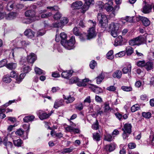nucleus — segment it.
I'll return each mask as SVG.
<instances>
[{
	"mask_svg": "<svg viewBox=\"0 0 154 154\" xmlns=\"http://www.w3.org/2000/svg\"><path fill=\"white\" fill-rule=\"evenodd\" d=\"M144 41V35H140L137 37L130 40L129 43L130 45L133 46L135 45H139L143 44Z\"/></svg>",
	"mask_w": 154,
	"mask_h": 154,
	"instance_id": "nucleus-3",
	"label": "nucleus"
},
{
	"mask_svg": "<svg viewBox=\"0 0 154 154\" xmlns=\"http://www.w3.org/2000/svg\"><path fill=\"white\" fill-rule=\"evenodd\" d=\"M63 97L65 100V102L67 104L71 103L73 102L75 100V98L74 97L72 96L71 95H69V96H66L65 95H63Z\"/></svg>",
	"mask_w": 154,
	"mask_h": 154,
	"instance_id": "nucleus-11",
	"label": "nucleus"
},
{
	"mask_svg": "<svg viewBox=\"0 0 154 154\" xmlns=\"http://www.w3.org/2000/svg\"><path fill=\"white\" fill-rule=\"evenodd\" d=\"M24 131L21 129L17 130L15 132L16 135L19 136H21L24 133Z\"/></svg>",
	"mask_w": 154,
	"mask_h": 154,
	"instance_id": "nucleus-48",
	"label": "nucleus"
},
{
	"mask_svg": "<svg viewBox=\"0 0 154 154\" xmlns=\"http://www.w3.org/2000/svg\"><path fill=\"white\" fill-rule=\"evenodd\" d=\"M95 100L96 102L101 103L103 102V100L98 95H96Z\"/></svg>",
	"mask_w": 154,
	"mask_h": 154,
	"instance_id": "nucleus-59",
	"label": "nucleus"
},
{
	"mask_svg": "<svg viewBox=\"0 0 154 154\" xmlns=\"http://www.w3.org/2000/svg\"><path fill=\"white\" fill-rule=\"evenodd\" d=\"M95 29L94 27L90 28L88 31V34L87 35L88 39H89L94 37L96 36Z\"/></svg>",
	"mask_w": 154,
	"mask_h": 154,
	"instance_id": "nucleus-8",
	"label": "nucleus"
},
{
	"mask_svg": "<svg viewBox=\"0 0 154 154\" xmlns=\"http://www.w3.org/2000/svg\"><path fill=\"white\" fill-rule=\"evenodd\" d=\"M139 107L138 105L135 104L133 105L131 108V111L132 112H134L138 110L139 109Z\"/></svg>",
	"mask_w": 154,
	"mask_h": 154,
	"instance_id": "nucleus-43",
	"label": "nucleus"
},
{
	"mask_svg": "<svg viewBox=\"0 0 154 154\" xmlns=\"http://www.w3.org/2000/svg\"><path fill=\"white\" fill-rule=\"evenodd\" d=\"M25 16L29 18L26 19L24 23H30L35 21L37 19L35 16V12L34 10H28L25 12Z\"/></svg>",
	"mask_w": 154,
	"mask_h": 154,
	"instance_id": "nucleus-1",
	"label": "nucleus"
},
{
	"mask_svg": "<svg viewBox=\"0 0 154 154\" xmlns=\"http://www.w3.org/2000/svg\"><path fill=\"white\" fill-rule=\"evenodd\" d=\"M131 125L130 124H126L123 127V128H122V130L124 132H126L127 134H130L131 132Z\"/></svg>",
	"mask_w": 154,
	"mask_h": 154,
	"instance_id": "nucleus-10",
	"label": "nucleus"
},
{
	"mask_svg": "<svg viewBox=\"0 0 154 154\" xmlns=\"http://www.w3.org/2000/svg\"><path fill=\"white\" fill-rule=\"evenodd\" d=\"M119 27L118 23H112L110 24L109 28L111 31V34L114 37L117 36V30Z\"/></svg>",
	"mask_w": 154,
	"mask_h": 154,
	"instance_id": "nucleus-5",
	"label": "nucleus"
},
{
	"mask_svg": "<svg viewBox=\"0 0 154 154\" xmlns=\"http://www.w3.org/2000/svg\"><path fill=\"white\" fill-rule=\"evenodd\" d=\"M136 64L138 66L142 68L144 67V61L140 60L136 63Z\"/></svg>",
	"mask_w": 154,
	"mask_h": 154,
	"instance_id": "nucleus-41",
	"label": "nucleus"
},
{
	"mask_svg": "<svg viewBox=\"0 0 154 154\" xmlns=\"http://www.w3.org/2000/svg\"><path fill=\"white\" fill-rule=\"evenodd\" d=\"M64 101L61 99L59 100H56L54 103V107L55 109H57L59 107L63 105Z\"/></svg>",
	"mask_w": 154,
	"mask_h": 154,
	"instance_id": "nucleus-17",
	"label": "nucleus"
},
{
	"mask_svg": "<svg viewBox=\"0 0 154 154\" xmlns=\"http://www.w3.org/2000/svg\"><path fill=\"white\" fill-rule=\"evenodd\" d=\"M74 34L77 36L80 35V33L79 31L78 28L76 27L74 28L73 29Z\"/></svg>",
	"mask_w": 154,
	"mask_h": 154,
	"instance_id": "nucleus-50",
	"label": "nucleus"
},
{
	"mask_svg": "<svg viewBox=\"0 0 154 154\" xmlns=\"http://www.w3.org/2000/svg\"><path fill=\"white\" fill-rule=\"evenodd\" d=\"M146 4L145 2V14L149 13L151 11L152 7L150 5Z\"/></svg>",
	"mask_w": 154,
	"mask_h": 154,
	"instance_id": "nucleus-30",
	"label": "nucleus"
},
{
	"mask_svg": "<svg viewBox=\"0 0 154 154\" xmlns=\"http://www.w3.org/2000/svg\"><path fill=\"white\" fill-rule=\"evenodd\" d=\"M82 2L81 1H78L73 2L72 4L71 7L73 9H79L82 8Z\"/></svg>",
	"mask_w": 154,
	"mask_h": 154,
	"instance_id": "nucleus-9",
	"label": "nucleus"
},
{
	"mask_svg": "<svg viewBox=\"0 0 154 154\" xmlns=\"http://www.w3.org/2000/svg\"><path fill=\"white\" fill-rule=\"evenodd\" d=\"M106 89L110 91H113L116 90V88L114 86H111L108 87Z\"/></svg>",
	"mask_w": 154,
	"mask_h": 154,
	"instance_id": "nucleus-61",
	"label": "nucleus"
},
{
	"mask_svg": "<svg viewBox=\"0 0 154 154\" xmlns=\"http://www.w3.org/2000/svg\"><path fill=\"white\" fill-rule=\"evenodd\" d=\"M91 5H87L86 4V2L85 3L84 5L82 6V11L83 12H85V11H86L88 10L89 8V7Z\"/></svg>",
	"mask_w": 154,
	"mask_h": 154,
	"instance_id": "nucleus-49",
	"label": "nucleus"
},
{
	"mask_svg": "<svg viewBox=\"0 0 154 154\" xmlns=\"http://www.w3.org/2000/svg\"><path fill=\"white\" fill-rule=\"evenodd\" d=\"M89 88L96 94H99L100 93L101 88L97 87L96 86L91 84Z\"/></svg>",
	"mask_w": 154,
	"mask_h": 154,
	"instance_id": "nucleus-19",
	"label": "nucleus"
},
{
	"mask_svg": "<svg viewBox=\"0 0 154 154\" xmlns=\"http://www.w3.org/2000/svg\"><path fill=\"white\" fill-rule=\"evenodd\" d=\"M134 17H126L125 18V20L126 22H134L133 18Z\"/></svg>",
	"mask_w": 154,
	"mask_h": 154,
	"instance_id": "nucleus-55",
	"label": "nucleus"
},
{
	"mask_svg": "<svg viewBox=\"0 0 154 154\" xmlns=\"http://www.w3.org/2000/svg\"><path fill=\"white\" fill-rule=\"evenodd\" d=\"M113 53V51L110 50V51H109L106 54L107 58L110 60L112 59L113 58V56L112 55Z\"/></svg>",
	"mask_w": 154,
	"mask_h": 154,
	"instance_id": "nucleus-45",
	"label": "nucleus"
},
{
	"mask_svg": "<svg viewBox=\"0 0 154 154\" xmlns=\"http://www.w3.org/2000/svg\"><path fill=\"white\" fill-rule=\"evenodd\" d=\"M123 42V38L121 35H119L116 39L114 43L115 46H117L122 45Z\"/></svg>",
	"mask_w": 154,
	"mask_h": 154,
	"instance_id": "nucleus-16",
	"label": "nucleus"
},
{
	"mask_svg": "<svg viewBox=\"0 0 154 154\" xmlns=\"http://www.w3.org/2000/svg\"><path fill=\"white\" fill-rule=\"evenodd\" d=\"M17 16L16 12H12L8 14H6L5 18L7 20H11L14 19Z\"/></svg>",
	"mask_w": 154,
	"mask_h": 154,
	"instance_id": "nucleus-18",
	"label": "nucleus"
},
{
	"mask_svg": "<svg viewBox=\"0 0 154 154\" xmlns=\"http://www.w3.org/2000/svg\"><path fill=\"white\" fill-rule=\"evenodd\" d=\"M80 80L77 77H72L69 80V83L72 84L78 82V85L80 83Z\"/></svg>",
	"mask_w": 154,
	"mask_h": 154,
	"instance_id": "nucleus-26",
	"label": "nucleus"
},
{
	"mask_svg": "<svg viewBox=\"0 0 154 154\" xmlns=\"http://www.w3.org/2000/svg\"><path fill=\"white\" fill-rule=\"evenodd\" d=\"M20 43L23 47H26L29 44V42H26L25 41H21Z\"/></svg>",
	"mask_w": 154,
	"mask_h": 154,
	"instance_id": "nucleus-64",
	"label": "nucleus"
},
{
	"mask_svg": "<svg viewBox=\"0 0 154 154\" xmlns=\"http://www.w3.org/2000/svg\"><path fill=\"white\" fill-rule=\"evenodd\" d=\"M17 66L16 63H10L7 64L6 65V67L8 69L10 70L15 69Z\"/></svg>",
	"mask_w": 154,
	"mask_h": 154,
	"instance_id": "nucleus-21",
	"label": "nucleus"
},
{
	"mask_svg": "<svg viewBox=\"0 0 154 154\" xmlns=\"http://www.w3.org/2000/svg\"><path fill=\"white\" fill-rule=\"evenodd\" d=\"M112 136L110 134H107L104 136V140L108 142H111L113 140Z\"/></svg>",
	"mask_w": 154,
	"mask_h": 154,
	"instance_id": "nucleus-33",
	"label": "nucleus"
},
{
	"mask_svg": "<svg viewBox=\"0 0 154 154\" xmlns=\"http://www.w3.org/2000/svg\"><path fill=\"white\" fill-rule=\"evenodd\" d=\"M2 80L3 82L6 83H9L11 81L10 77L6 75L3 77Z\"/></svg>",
	"mask_w": 154,
	"mask_h": 154,
	"instance_id": "nucleus-40",
	"label": "nucleus"
},
{
	"mask_svg": "<svg viewBox=\"0 0 154 154\" xmlns=\"http://www.w3.org/2000/svg\"><path fill=\"white\" fill-rule=\"evenodd\" d=\"M121 89L123 91L127 92L131 91L132 89L131 86H123L121 87Z\"/></svg>",
	"mask_w": 154,
	"mask_h": 154,
	"instance_id": "nucleus-37",
	"label": "nucleus"
},
{
	"mask_svg": "<svg viewBox=\"0 0 154 154\" xmlns=\"http://www.w3.org/2000/svg\"><path fill=\"white\" fill-rule=\"evenodd\" d=\"M23 143V141L20 139L13 140V143L14 145L17 147L21 146Z\"/></svg>",
	"mask_w": 154,
	"mask_h": 154,
	"instance_id": "nucleus-28",
	"label": "nucleus"
},
{
	"mask_svg": "<svg viewBox=\"0 0 154 154\" xmlns=\"http://www.w3.org/2000/svg\"><path fill=\"white\" fill-rule=\"evenodd\" d=\"M89 81V79L88 78H85L83 79L82 82L80 81V83L78 84V85L79 86H85V84L84 83L85 82H88Z\"/></svg>",
	"mask_w": 154,
	"mask_h": 154,
	"instance_id": "nucleus-38",
	"label": "nucleus"
},
{
	"mask_svg": "<svg viewBox=\"0 0 154 154\" xmlns=\"http://www.w3.org/2000/svg\"><path fill=\"white\" fill-rule=\"evenodd\" d=\"M97 18L99 21V24L101 27H106L108 23V20L106 15L99 13L98 14Z\"/></svg>",
	"mask_w": 154,
	"mask_h": 154,
	"instance_id": "nucleus-4",
	"label": "nucleus"
},
{
	"mask_svg": "<svg viewBox=\"0 0 154 154\" xmlns=\"http://www.w3.org/2000/svg\"><path fill=\"white\" fill-rule=\"evenodd\" d=\"M134 52V49L131 46H128L126 48V54L128 55H131Z\"/></svg>",
	"mask_w": 154,
	"mask_h": 154,
	"instance_id": "nucleus-27",
	"label": "nucleus"
},
{
	"mask_svg": "<svg viewBox=\"0 0 154 154\" xmlns=\"http://www.w3.org/2000/svg\"><path fill=\"white\" fill-rule=\"evenodd\" d=\"M35 71L36 74L39 75H41L42 74H44L45 73L44 71L37 67H35Z\"/></svg>",
	"mask_w": 154,
	"mask_h": 154,
	"instance_id": "nucleus-34",
	"label": "nucleus"
},
{
	"mask_svg": "<svg viewBox=\"0 0 154 154\" xmlns=\"http://www.w3.org/2000/svg\"><path fill=\"white\" fill-rule=\"evenodd\" d=\"M73 72L71 70L64 71L62 73L61 76L62 77L64 78L68 79L72 76Z\"/></svg>",
	"mask_w": 154,
	"mask_h": 154,
	"instance_id": "nucleus-15",
	"label": "nucleus"
},
{
	"mask_svg": "<svg viewBox=\"0 0 154 154\" xmlns=\"http://www.w3.org/2000/svg\"><path fill=\"white\" fill-rule=\"evenodd\" d=\"M62 16V14L58 11L54 15V18L56 20H59Z\"/></svg>",
	"mask_w": 154,
	"mask_h": 154,
	"instance_id": "nucleus-42",
	"label": "nucleus"
},
{
	"mask_svg": "<svg viewBox=\"0 0 154 154\" xmlns=\"http://www.w3.org/2000/svg\"><path fill=\"white\" fill-rule=\"evenodd\" d=\"M35 117L33 115L28 116H25L23 119V121L24 122H28L33 120Z\"/></svg>",
	"mask_w": 154,
	"mask_h": 154,
	"instance_id": "nucleus-22",
	"label": "nucleus"
},
{
	"mask_svg": "<svg viewBox=\"0 0 154 154\" xmlns=\"http://www.w3.org/2000/svg\"><path fill=\"white\" fill-rule=\"evenodd\" d=\"M52 15V13L51 12L47 13L46 14H42L41 15V17L42 18H47Z\"/></svg>",
	"mask_w": 154,
	"mask_h": 154,
	"instance_id": "nucleus-54",
	"label": "nucleus"
},
{
	"mask_svg": "<svg viewBox=\"0 0 154 154\" xmlns=\"http://www.w3.org/2000/svg\"><path fill=\"white\" fill-rule=\"evenodd\" d=\"M31 69V68L28 65L24 64L21 68V70L24 73H28Z\"/></svg>",
	"mask_w": 154,
	"mask_h": 154,
	"instance_id": "nucleus-23",
	"label": "nucleus"
},
{
	"mask_svg": "<svg viewBox=\"0 0 154 154\" xmlns=\"http://www.w3.org/2000/svg\"><path fill=\"white\" fill-rule=\"evenodd\" d=\"M104 78V76L102 74H100L97 78V84H100Z\"/></svg>",
	"mask_w": 154,
	"mask_h": 154,
	"instance_id": "nucleus-36",
	"label": "nucleus"
},
{
	"mask_svg": "<svg viewBox=\"0 0 154 154\" xmlns=\"http://www.w3.org/2000/svg\"><path fill=\"white\" fill-rule=\"evenodd\" d=\"M131 64L129 63L127 67H125L122 69V71L123 73L126 74L129 72H130L131 71Z\"/></svg>",
	"mask_w": 154,
	"mask_h": 154,
	"instance_id": "nucleus-24",
	"label": "nucleus"
},
{
	"mask_svg": "<svg viewBox=\"0 0 154 154\" xmlns=\"http://www.w3.org/2000/svg\"><path fill=\"white\" fill-rule=\"evenodd\" d=\"M83 107V106L82 103H80L77 106H75V108L79 110H82Z\"/></svg>",
	"mask_w": 154,
	"mask_h": 154,
	"instance_id": "nucleus-63",
	"label": "nucleus"
},
{
	"mask_svg": "<svg viewBox=\"0 0 154 154\" xmlns=\"http://www.w3.org/2000/svg\"><path fill=\"white\" fill-rule=\"evenodd\" d=\"M60 37L61 38V42L63 40L64 42L66 40V39L67 38V35L64 32L61 33L60 34Z\"/></svg>",
	"mask_w": 154,
	"mask_h": 154,
	"instance_id": "nucleus-47",
	"label": "nucleus"
},
{
	"mask_svg": "<svg viewBox=\"0 0 154 154\" xmlns=\"http://www.w3.org/2000/svg\"><path fill=\"white\" fill-rule=\"evenodd\" d=\"M107 4H108V3ZM108 4L109 5L105 7L106 10L107 11H112L113 14L114 15H115V14L116 12L117 11L119 8V6L116 5L113 8L111 5L113 4H110V2H108Z\"/></svg>",
	"mask_w": 154,
	"mask_h": 154,
	"instance_id": "nucleus-6",
	"label": "nucleus"
},
{
	"mask_svg": "<svg viewBox=\"0 0 154 154\" xmlns=\"http://www.w3.org/2000/svg\"><path fill=\"white\" fill-rule=\"evenodd\" d=\"M45 31L44 30H40L37 32V35L38 36H42L45 33Z\"/></svg>",
	"mask_w": 154,
	"mask_h": 154,
	"instance_id": "nucleus-57",
	"label": "nucleus"
},
{
	"mask_svg": "<svg viewBox=\"0 0 154 154\" xmlns=\"http://www.w3.org/2000/svg\"><path fill=\"white\" fill-rule=\"evenodd\" d=\"M14 1H11L9 2L7 5V9L9 10H11L13 8L14 5Z\"/></svg>",
	"mask_w": 154,
	"mask_h": 154,
	"instance_id": "nucleus-35",
	"label": "nucleus"
},
{
	"mask_svg": "<svg viewBox=\"0 0 154 154\" xmlns=\"http://www.w3.org/2000/svg\"><path fill=\"white\" fill-rule=\"evenodd\" d=\"M3 143L8 151V149L12 148L13 144L12 142L10 141H7L5 140L3 141Z\"/></svg>",
	"mask_w": 154,
	"mask_h": 154,
	"instance_id": "nucleus-20",
	"label": "nucleus"
},
{
	"mask_svg": "<svg viewBox=\"0 0 154 154\" xmlns=\"http://www.w3.org/2000/svg\"><path fill=\"white\" fill-rule=\"evenodd\" d=\"M54 27L55 28L61 27H62L61 22H57L53 24Z\"/></svg>",
	"mask_w": 154,
	"mask_h": 154,
	"instance_id": "nucleus-56",
	"label": "nucleus"
},
{
	"mask_svg": "<svg viewBox=\"0 0 154 154\" xmlns=\"http://www.w3.org/2000/svg\"><path fill=\"white\" fill-rule=\"evenodd\" d=\"M25 75V73H22L20 74L19 78L16 79V82L17 83H20L22 81V80L24 78Z\"/></svg>",
	"mask_w": 154,
	"mask_h": 154,
	"instance_id": "nucleus-32",
	"label": "nucleus"
},
{
	"mask_svg": "<svg viewBox=\"0 0 154 154\" xmlns=\"http://www.w3.org/2000/svg\"><path fill=\"white\" fill-rule=\"evenodd\" d=\"M136 20L137 21L139 22L141 21L143 23V25H144V17L139 15L138 16H136Z\"/></svg>",
	"mask_w": 154,
	"mask_h": 154,
	"instance_id": "nucleus-46",
	"label": "nucleus"
},
{
	"mask_svg": "<svg viewBox=\"0 0 154 154\" xmlns=\"http://www.w3.org/2000/svg\"><path fill=\"white\" fill-rule=\"evenodd\" d=\"M68 21L69 20L66 17L63 18L60 21L62 26L67 24Z\"/></svg>",
	"mask_w": 154,
	"mask_h": 154,
	"instance_id": "nucleus-44",
	"label": "nucleus"
},
{
	"mask_svg": "<svg viewBox=\"0 0 154 154\" xmlns=\"http://www.w3.org/2000/svg\"><path fill=\"white\" fill-rule=\"evenodd\" d=\"M36 60V57L35 54L31 53L27 56V60L28 63H33Z\"/></svg>",
	"mask_w": 154,
	"mask_h": 154,
	"instance_id": "nucleus-13",
	"label": "nucleus"
},
{
	"mask_svg": "<svg viewBox=\"0 0 154 154\" xmlns=\"http://www.w3.org/2000/svg\"><path fill=\"white\" fill-rule=\"evenodd\" d=\"M125 52L124 51H123L116 54L115 56L116 57H121L124 56L125 55Z\"/></svg>",
	"mask_w": 154,
	"mask_h": 154,
	"instance_id": "nucleus-52",
	"label": "nucleus"
},
{
	"mask_svg": "<svg viewBox=\"0 0 154 154\" xmlns=\"http://www.w3.org/2000/svg\"><path fill=\"white\" fill-rule=\"evenodd\" d=\"M24 35L29 38H32L34 36L35 33L31 29H27L24 32Z\"/></svg>",
	"mask_w": 154,
	"mask_h": 154,
	"instance_id": "nucleus-14",
	"label": "nucleus"
},
{
	"mask_svg": "<svg viewBox=\"0 0 154 154\" xmlns=\"http://www.w3.org/2000/svg\"><path fill=\"white\" fill-rule=\"evenodd\" d=\"M128 146L129 148L130 149H134L136 147V144L134 143H130L128 144Z\"/></svg>",
	"mask_w": 154,
	"mask_h": 154,
	"instance_id": "nucleus-58",
	"label": "nucleus"
},
{
	"mask_svg": "<svg viewBox=\"0 0 154 154\" xmlns=\"http://www.w3.org/2000/svg\"><path fill=\"white\" fill-rule=\"evenodd\" d=\"M97 65L96 62L94 60H93L91 61L90 64V66L91 68L92 69H94L95 66Z\"/></svg>",
	"mask_w": 154,
	"mask_h": 154,
	"instance_id": "nucleus-53",
	"label": "nucleus"
},
{
	"mask_svg": "<svg viewBox=\"0 0 154 154\" xmlns=\"http://www.w3.org/2000/svg\"><path fill=\"white\" fill-rule=\"evenodd\" d=\"M48 9H49L51 11H58L59 8L57 6L55 5L54 6H48L47 7Z\"/></svg>",
	"mask_w": 154,
	"mask_h": 154,
	"instance_id": "nucleus-39",
	"label": "nucleus"
},
{
	"mask_svg": "<svg viewBox=\"0 0 154 154\" xmlns=\"http://www.w3.org/2000/svg\"><path fill=\"white\" fill-rule=\"evenodd\" d=\"M92 128L95 130H97L98 128V123L97 121L95 123L92 125Z\"/></svg>",
	"mask_w": 154,
	"mask_h": 154,
	"instance_id": "nucleus-62",
	"label": "nucleus"
},
{
	"mask_svg": "<svg viewBox=\"0 0 154 154\" xmlns=\"http://www.w3.org/2000/svg\"><path fill=\"white\" fill-rule=\"evenodd\" d=\"M37 114L39 118L40 119L43 120L48 118L51 115V114H47L46 113L44 112L42 110H39Z\"/></svg>",
	"mask_w": 154,
	"mask_h": 154,
	"instance_id": "nucleus-7",
	"label": "nucleus"
},
{
	"mask_svg": "<svg viewBox=\"0 0 154 154\" xmlns=\"http://www.w3.org/2000/svg\"><path fill=\"white\" fill-rule=\"evenodd\" d=\"M145 68L147 70L152 69L153 68V64L151 62H148L145 64Z\"/></svg>",
	"mask_w": 154,
	"mask_h": 154,
	"instance_id": "nucleus-29",
	"label": "nucleus"
},
{
	"mask_svg": "<svg viewBox=\"0 0 154 154\" xmlns=\"http://www.w3.org/2000/svg\"><path fill=\"white\" fill-rule=\"evenodd\" d=\"M122 75V72L120 70H117L114 72L112 75V76L114 78L120 79Z\"/></svg>",
	"mask_w": 154,
	"mask_h": 154,
	"instance_id": "nucleus-25",
	"label": "nucleus"
},
{
	"mask_svg": "<svg viewBox=\"0 0 154 154\" xmlns=\"http://www.w3.org/2000/svg\"><path fill=\"white\" fill-rule=\"evenodd\" d=\"M93 137L94 140L98 141L100 140V137L98 133H94L93 134Z\"/></svg>",
	"mask_w": 154,
	"mask_h": 154,
	"instance_id": "nucleus-31",
	"label": "nucleus"
},
{
	"mask_svg": "<svg viewBox=\"0 0 154 154\" xmlns=\"http://www.w3.org/2000/svg\"><path fill=\"white\" fill-rule=\"evenodd\" d=\"M85 2L87 5H91L94 4V0H85Z\"/></svg>",
	"mask_w": 154,
	"mask_h": 154,
	"instance_id": "nucleus-60",
	"label": "nucleus"
},
{
	"mask_svg": "<svg viewBox=\"0 0 154 154\" xmlns=\"http://www.w3.org/2000/svg\"><path fill=\"white\" fill-rule=\"evenodd\" d=\"M7 63V60L6 59H4L0 61V68L4 66H5Z\"/></svg>",
	"mask_w": 154,
	"mask_h": 154,
	"instance_id": "nucleus-51",
	"label": "nucleus"
},
{
	"mask_svg": "<svg viewBox=\"0 0 154 154\" xmlns=\"http://www.w3.org/2000/svg\"><path fill=\"white\" fill-rule=\"evenodd\" d=\"M116 145L114 143H111L109 144L106 145L105 148L107 151L111 152L114 151L116 149Z\"/></svg>",
	"mask_w": 154,
	"mask_h": 154,
	"instance_id": "nucleus-12",
	"label": "nucleus"
},
{
	"mask_svg": "<svg viewBox=\"0 0 154 154\" xmlns=\"http://www.w3.org/2000/svg\"><path fill=\"white\" fill-rule=\"evenodd\" d=\"M75 42V36L72 35L69 40H66L64 42L63 40L61 42V43L65 48L68 50H71L74 48Z\"/></svg>",
	"mask_w": 154,
	"mask_h": 154,
	"instance_id": "nucleus-2",
	"label": "nucleus"
}]
</instances>
